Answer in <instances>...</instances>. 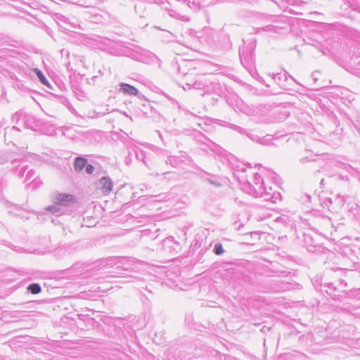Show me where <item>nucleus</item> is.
<instances>
[{"mask_svg":"<svg viewBox=\"0 0 360 360\" xmlns=\"http://www.w3.org/2000/svg\"><path fill=\"white\" fill-rule=\"evenodd\" d=\"M158 150L160 151V154L163 156H167V160H165L166 165H169L172 167H178L181 165V163L177 155H170L168 151L160 148H158Z\"/></svg>","mask_w":360,"mask_h":360,"instance_id":"obj_14","label":"nucleus"},{"mask_svg":"<svg viewBox=\"0 0 360 360\" xmlns=\"http://www.w3.org/2000/svg\"><path fill=\"white\" fill-rule=\"evenodd\" d=\"M86 163H87L86 158L82 157V156L77 157L74 161L75 170L77 172L82 171L86 165Z\"/></svg>","mask_w":360,"mask_h":360,"instance_id":"obj_21","label":"nucleus"},{"mask_svg":"<svg viewBox=\"0 0 360 360\" xmlns=\"http://www.w3.org/2000/svg\"><path fill=\"white\" fill-rule=\"evenodd\" d=\"M11 78L16 81L14 85L16 86L19 89L23 90L25 89V85L22 84V79L18 77L15 73H12L11 75Z\"/></svg>","mask_w":360,"mask_h":360,"instance_id":"obj_27","label":"nucleus"},{"mask_svg":"<svg viewBox=\"0 0 360 360\" xmlns=\"http://www.w3.org/2000/svg\"><path fill=\"white\" fill-rule=\"evenodd\" d=\"M99 184L102 192L105 194L109 193L112 189L113 183L108 176L102 177L99 181Z\"/></svg>","mask_w":360,"mask_h":360,"instance_id":"obj_15","label":"nucleus"},{"mask_svg":"<svg viewBox=\"0 0 360 360\" xmlns=\"http://www.w3.org/2000/svg\"><path fill=\"white\" fill-rule=\"evenodd\" d=\"M321 287L325 288H322L321 290H325L331 298L333 300H340L345 295L347 283L344 280H340L338 284L325 283L321 284Z\"/></svg>","mask_w":360,"mask_h":360,"instance_id":"obj_4","label":"nucleus"},{"mask_svg":"<svg viewBox=\"0 0 360 360\" xmlns=\"http://www.w3.org/2000/svg\"><path fill=\"white\" fill-rule=\"evenodd\" d=\"M13 122H15L18 126H13L7 129L5 131V138L10 136L13 132L20 131V127H24L26 129L30 128L34 122V117L32 115H25L22 112H17L12 115Z\"/></svg>","mask_w":360,"mask_h":360,"instance_id":"obj_3","label":"nucleus"},{"mask_svg":"<svg viewBox=\"0 0 360 360\" xmlns=\"http://www.w3.org/2000/svg\"><path fill=\"white\" fill-rule=\"evenodd\" d=\"M350 200L351 198L349 197L348 201H347V207L349 212H351L357 219H360V205L356 202H353Z\"/></svg>","mask_w":360,"mask_h":360,"instance_id":"obj_17","label":"nucleus"},{"mask_svg":"<svg viewBox=\"0 0 360 360\" xmlns=\"http://www.w3.org/2000/svg\"><path fill=\"white\" fill-rule=\"evenodd\" d=\"M27 169V166H24V167H22L20 169V170L19 171V172H18V176H19L20 178H22V177H23V176H24V174H25V171H26Z\"/></svg>","mask_w":360,"mask_h":360,"instance_id":"obj_40","label":"nucleus"},{"mask_svg":"<svg viewBox=\"0 0 360 360\" xmlns=\"http://www.w3.org/2000/svg\"><path fill=\"white\" fill-rule=\"evenodd\" d=\"M52 222L55 224H57L58 223H60V221L58 220V218L52 219Z\"/></svg>","mask_w":360,"mask_h":360,"instance_id":"obj_50","label":"nucleus"},{"mask_svg":"<svg viewBox=\"0 0 360 360\" xmlns=\"http://www.w3.org/2000/svg\"><path fill=\"white\" fill-rule=\"evenodd\" d=\"M270 175L271 176V178L274 179V181H276V176H277L276 174L273 172H271Z\"/></svg>","mask_w":360,"mask_h":360,"instance_id":"obj_47","label":"nucleus"},{"mask_svg":"<svg viewBox=\"0 0 360 360\" xmlns=\"http://www.w3.org/2000/svg\"><path fill=\"white\" fill-rule=\"evenodd\" d=\"M242 189L255 198H263L265 200H271L274 202L281 198L280 193L267 192V186L262 176L258 173L255 174L253 183L245 181L243 184Z\"/></svg>","mask_w":360,"mask_h":360,"instance_id":"obj_1","label":"nucleus"},{"mask_svg":"<svg viewBox=\"0 0 360 360\" xmlns=\"http://www.w3.org/2000/svg\"><path fill=\"white\" fill-rule=\"evenodd\" d=\"M326 141L331 146L335 147L340 143V136L338 133L332 132L329 134L328 137L326 138Z\"/></svg>","mask_w":360,"mask_h":360,"instance_id":"obj_20","label":"nucleus"},{"mask_svg":"<svg viewBox=\"0 0 360 360\" xmlns=\"http://www.w3.org/2000/svg\"><path fill=\"white\" fill-rule=\"evenodd\" d=\"M208 177H205L204 179L205 181H207L210 184L218 188L221 187L223 183L225 182V179L221 176L212 175L210 174H207Z\"/></svg>","mask_w":360,"mask_h":360,"instance_id":"obj_16","label":"nucleus"},{"mask_svg":"<svg viewBox=\"0 0 360 360\" xmlns=\"http://www.w3.org/2000/svg\"><path fill=\"white\" fill-rule=\"evenodd\" d=\"M141 58L137 59L146 64L157 65L158 68L161 67L160 59L153 53L146 52L141 56Z\"/></svg>","mask_w":360,"mask_h":360,"instance_id":"obj_13","label":"nucleus"},{"mask_svg":"<svg viewBox=\"0 0 360 360\" xmlns=\"http://www.w3.org/2000/svg\"><path fill=\"white\" fill-rule=\"evenodd\" d=\"M354 126L356 129V130L360 134V119L357 120L356 122L354 124Z\"/></svg>","mask_w":360,"mask_h":360,"instance_id":"obj_42","label":"nucleus"},{"mask_svg":"<svg viewBox=\"0 0 360 360\" xmlns=\"http://www.w3.org/2000/svg\"><path fill=\"white\" fill-rule=\"evenodd\" d=\"M232 107L235 111L239 110L248 116H252L255 115L254 110L250 106H248L246 103H243L238 97H236L235 104L233 105Z\"/></svg>","mask_w":360,"mask_h":360,"instance_id":"obj_11","label":"nucleus"},{"mask_svg":"<svg viewBox=\"0 0 360 360\" xmlns=\"http://www.w3.org/2000/svg\"><path fill=\"white\" fill-rule=\"evenodd\" d=\"M275 221L283 225H286L290 221V219L287 216H281L276 218Z\"/></svg>","mask_w":360,"mask_h":360,"instance_id":"obj_32","label":"nucleus"},{"mask_svg":"<svg viewBox=\"0 0 360 360\" xmlns=\"http://www.w3.org/2000/svg\"><path fill=\"white\" fill-rule=\"evenodd\" d=\"M6 245L9 247L11 249L15 250V252H21V250L22 249L20 247L12 245L11 243L6 244Z\"/></svg>","mask_w":360,"mask_h":360,"instance_id":"obj_39","label":"nucleus"},{"mask_svg":"<svg viewBox=\"0 0 360 360\" xmlns=\"http://www.w3.org/2000/svg\"><path fill=\"white\" fill-rule=\"evenodd\" d=\"M184 3L186 4V5L190 8H194V9L195 8L194 0H184Z\"/></svg>","mask_w":360,"mask_h":360,"instance_id":"obj_38","label":"nucleus"},{"mask_svg":"<svg viewBox=\"0 0 360 360\" xmlns=\"http://www.w3.org/2000/svg\"><path fill=\"white\" fill-rule=\"evenodd\" d=\"M210 354L211 356L215 359V360H222V358H224V359H226L228 356H226L224 354H221V353H219L218 351L217 350H214V349H212L211 352H210Z\"/></svg>","mask_w":360,"mask_h":360,"instance_id":"obj_28","label":"nucleus"},{"mask_svg":"<svg viewBox=\"0 0 360 360\" xmlns=\"http://www.w3.org/2000/svg\"><path fill=\"white\" fill-rule=\"evenodd\" d=\"M306 248L307 250L309 252H314L316 250V245H314L312 244L306 245Z\"/></svg>","mask_w":360,"mask_h":360,"instance_id":"obj_41","label":"nucleus"},{"mask_svg":"<svg viewBox=\"0 0 360 360\" xmlns=\"http://www.w3.org/2000/svg\"><path fill=\"white\" fill-rule=\"evenodd\" d=\"M314 160H315V159L313 158L312 157L306 156V157L300 158V162L302 164H304L307 162L314 161Z\"/></svg>","mask_w":360,"mask_h":360,"instance_id":"obj_37","label":"nucleus"},{"mask_svg":"<svg viewBox=\"0 0 360 360\" xmlns=\"http://www.w3.org/2000/svg\"><path fill=\"white\" fill-rule=\"evenodd\" d=\"M198 134L200 136L198 141L207 145L212 150L214 151L215 148L218 147L214 143L208 139L205 136L200 134L199 131H198Z\"/></svg>","mask_w":360,"mask_h":360,"instance_id":"obj_22","label":"nucleus"},{"mask_svg":"<svg viewBox=\"0 0 360 360\" xmlns=\"http://www.w3.org/2000/svg\"><path fill=\"white\" fill-rule=\"evenodd\" d=\"M274 80L276 82H277L278 84H280V82L283 79V80H286L287 79L286 72H285L284 74L277 73V74L274 75Z\"/></svg>","mask_w":360,"mask_h":360,"instance_id":"obj_33","label":"nucleus"},{"mask_svg":"<svg viewBox=\"0 0 360 360\" xmlns=\"http://www.w3.org/2000/svg\"><path fill=\"white\" fill-rule=\"evenodd\" d=\"M224 252V250L222 244L220 243H215L213 248V252L217 255H221Z\"/></svg>","mask_w":360,"mask_h":360,"instance_id":"obj_29","label":"nucleus"},{"mask_svg":"<svg viewBox=\"0 0 360 360\" xmlns=\"http://www.w3.org/2000/svg\"><path fill=\"white\" fill-rule=\"evenodd\" d=\"M304 199L302 200L303 202H307L311 200V196L308 194L304 195Z\"/></svg>","mask_w":360,"mask_h":360,"instance_id":"obj_45","label":"nucleus"},{"mask_svg":"<svg viewBox=\"0 0 360 360\" xmlns=\"http://www.w3.org/2000/svg\"><path fill=\"white\" fill-rule=\"evenodd\" d=\"M304 241H305L306 243H307V239H309V240H311V241L313 240H312L309 236H307V235H305V234L304 235Z\"/></svg>","mask_w":360,"mask_h":360,"instance_id":"obj_49","label":"nucleus"},{"mask_svg":"<svg viewBox=\"0 0 360 360\" xmlns=\"http://www.w3.org/2000/svg\"><path fill=\"white\" fill-rule=\"evenodd\" d=\"M181 163H184L191 161V158L188 155L186 152L181 151L177 155Z\"/></svg>","mask_w":360,"mask_h":360,"instance_id":"obj_30","label":"nucleus"},{"mask_svg":"<svg viewBox=\"0 0 360 360\" xmlns=\"http://www.w3.org/2000/svg\"><path fill=\"white\" fill-rule=\"evenodd\" d=\"M27 212V210L25 207H21L20 206L18 205H13V209L10 210L8 212L12 213L14 215H16L20 218L25 217L24 214L22 212Z\"/></svg>","mask_w":360,"mask_h":360,"instance_id":"obj_23","label":"nucleus"},{"mask_svg":"<svg viewBox=\"0 0 360 360\" xmlns=\"http://www.w3.org/2000/svg\"><path fill=\"white\" fill-rule=\"evenodd\" d=\"M239 172H246V169L245 167H243L241 168L240 170L238 169L236 172H235L233 173L234 176H236L237 178H239L237 173Z\"/></svg>","mask_w":360,"mask_h":360,"instance_id":"obj_46","label":"nucleus"},{"mask_svg":"<svg viewBox=\"0 0 360 360\" xmlns=\"http://www.w3.org/2000/svg\"><path fill=\"white\" fill-rule=\"evenodd\" d=\"M77 248L78 246L76 244H68L63 246V248H65L68 253H72Z\"/></svg>","mask_w":360,"mask_h":360,"instance_id":"obj_34","label":"nucleus"},{"mask_svg":"<svg viewBox=\"0 0 360 360\" xmlns=\"http://www.w3.org/2000/svg\"><path fill=\"white\" fill-rule=\"evenodd\" d=\"M162 248L172 256L177 255L181 250V245L172 236L162 240Z\"/></svg>","mask_w":360,"mask_h":360,"instance_id":"obj_7","label":"nucleus"},{"mask_svg":"<svg viewBox=\"0 0 360 360\" xmlns=\"http://www.w3.org/2000/svg\"><path fill=\"white\" fill-rule=\"evenodd\" d=\"M54 20L58 24V25L61 26L65 30L76 28L78 26L77 21H72L71 19L67 18L61 13H55Z\"/></svg>","mask_w":360,"mask_h":360,"instance_id":"obj_10","label":"nucleus"},{"mask_svg":"<svg viewBox=\"0 0 360 360\" xmlns=\"http://www.w3.org/2000/svg\"><path fill=\"white\" fill-rule=\"evenodd\" d=\"M75 197L69 193H58L53 198V205L45 208V211L56 217L63 214H70L72 210L70 207L75 202Z\"/></svg>","mask_w":360,"mask_h":360,"instance_id":"obj_2","label":"nucleus"},{"mask_svg":"<svg viewBox=\"0 0 360 360\" xmlns=\"http://www.w3.org/2000/svg\"><path fill=\"white\" fill-rule=\"evenodd\" d=\"M169 174V172H164V173H163V175H166V174Z\"/></svg>","mask_w":360,"mask_h":360,"instance_id":"obj_53","label":"nucleus"},{"mask_svg":"<svg viewBox=\"0 0 360 360\" xmlns=\"http://www.w3.org/2000/svg\"><path fill=\"white\" fill-rule=\"evenodd\" d=\"M329 202H330V205L333 204V202L330 199L329 200Z\"/></svg>","mask_w":360,"mask_h":360,"instance_id":"obj_52","label":"nucleus"},{"mask_svg":"<svg viewBox=\"0 0 360 360\" xmlns=\"http://www.w3.org/2000/svg\"><path fill=\"white\" fill-rule=\"evenodd\" d=\"M7 159L4 157V154L0 151V165L6 162Z\"/></svg>","mask_w":360,"mask_h":360,"instance_id":"obj_43","label":"nucleus"},{"mask_svg":"<svg viewBox=\"0 0 360 360\" xmlns=\"http://www.w3.org/2000/svg\"><path fill=\"white\" fill-rule=\"evenodd\" d=\"M35 172L32 169H30L27 171L25 176V181L30 180L34 175Z\"/></svg>","mask_w":360,"mask_h":360,"instance_id":"obj_36","label":"nucleus"},{"mask_svg":"<svg viewBox=\"0 0 360 360\" xmlns=\"http://www.w3.org/2000/svg\"><path fill=\"white\" fill-rule=\"evenodd\" d=\"M110 263L109 264H112V262L117 266V269H122L124 271H129L132 269V266L135 263L134 258H129V257H112L109 259Z\"/></svg>","mask_w":360,"mask_h":360,"instance_id":"obj_6","label":"nucleus"},{"mask_svg":"<svg viewBox=\"0 0 360 360\" xmlns=\"http://www.w3.org/2000/svg\"><path fill=\"white\" fill-rule=\"evenodd\" d=\"M225 126L226 127H229V128L237 131L238 133H239L241 135L246 136L252 141L264 144L263 139H261L257 135L254 134L250 130L246 129L245 128H243L241 127H239L238 125H236V124H231V123H229V122H226Z\"/></svg>","mask_w":360,"mask_h":360,"instance_id":"obj_8","label":"nucleus"},{"mask_svg":"<svg viewBox=\"0 0 360 360\" xmlns=\"http://www.w3.org/2000/svg\"><path fill=\"white\" fill-rule=\"evenodd\" d=\"M10 62L12 63V66L13 67L14 70L21 77L30 78L32 76L34 68H30L28 65L23 63H18L13 60H11Z\"/></svg>","mask_w":360,"mask_h":360,"instance_id":"obj_9","label":"nucleus"},{"mask_svg":"<svg viewBox=\"0 0 360 360\" xmlns=\"http://www.w3.org/2000/svg\"><path fill=\"white\" fill-rule=\"evenodd\" d=\"M37 77L38 80L41 82V84H44V86H47L49 89H53V87L51 84V83L49 82L46 76L44 75V73L37 68H34V72H33Z\"/></svg>","mask_w":360,"mask_h":360,"instance_id":"obj_18","label":"nucleus"},{"mask_svg":"<svg viewBox=\"0 0 360 360\" xmlns=\"http://www.w3.org/2000/svg\"><path fill=\"white\" fill-rule=\"evenodd\" d=\"M27 290L31 294L37 295L41 292V287L37 283H32L27 285Z\"/></svg>","mask_w":360,"mask_h":360,"instance_id":"obj_25","label":"nucleus"},{"mask_svg":"<svg viewBox=\"0 0 360 360\" xmlns=\"http://www.w3.org/2000/svg\"><path fill=\"white\" fill-rule=\"evenodd\" d=\"M85 171L88 174H91L94 171V167L91 164H87L85 166Z\"/></svg>","mask_w":360,"mask_h":360,"instance_id":"obj_35","label":"nucleus"},{"mask_svg":"<svg viewBox=\"0 0 360 360\" xmlns=\"http://www.w3.org/2000/svg\"><path fill=\"white\" fill-rule=\"evenodd\" d=\"M135 153H136V158L139 160H141L143 162V163L145 164V165L147 166L148 167H149V166L148 165V163L145 160V153L141 150H139V151L136 150Z\"/></svg>","mask_w":360,"mask_h":360,"instance_id":"obj_31","label":"nucleus"},{"mask_svg":"<svg viewBox=\"0 0 360 360\" xmlns=\"http://www.w3.org/2000/svg\"><path fill=\"white\" fill-rule=\"evenodd\" d=\"M120 91L124 95L136 96L139 98L143 96L139 91V90L134 86L127 83L121 82L120 84Z\"/></svg>","mask_w":360,"mask_h":360,"instance_id":"obj_12","label":"nucleus"},{"mask_svg":"<svg viewBox=\"0 0 360 360\" xmlns=\"http://www.w3.org/2000/svg\"><path fill=\"white\" fill-rule=\"evenodd\" d=\"M344 297L357 300H360V288H354L349 291H345Z\"/></svg>","mask_w":360,"mask_h":360,"instance_id":"obj_24","label":"nucleus"},{"mask_svg":"<svg viewBox=\"0 0 360 360\" xmlns=\"http://www.w3.org/2000/svg\"><path fill=\"white\" fill-rule=\"evenodd\" d=\"M156 198L157 201H163L165 199V194H160L158 195L155 196Z\"/></svg>","mask_w":360,"mask_h":360,"instance_id":"obj_44","label":"nucleus"},{"mask_svg":"<svg viewBox=\"0 0 360 360\" xmlns=\"http://www.w3.org/2000/svg\"><path fill=\"white\" fill-rule=\"evenodd\" d=\"M267 192H269L271 193H278L277 192H272V188L271 186L267 187Z\"/></svg>","mask_w":360,"mask_h":360,"instance_id":"obj_48","label":"nucleus"},{"mask_svg":"<svg viewBox=\"0 0 360 360\" xmlns=\"http://www.w3.org/2000/svg\"><path fill=\"white\" fill-rule=\"evenodd\" d=\"M349 197L348 195H338L335 197L334 203L337 205L338 207H342L346 202L348 201Z\"/></svg>","mask_w":360,"mask_h":360,"instance_id":"obj_26","label":"nucleus"},{"mask_svg":"<svg viewBox=\"0 0 360 360\" xmlns=\"http://www.w3.org/2000/svg\"><path fill=\"white\" fill-rule=\"evenodd\" d=\"M239 56L243 66L250 72L255 70V56L252 45L240 49Z\"/></svg>","mask_w":360,"mask_h":360,"instance_id":"obj_5","label":"nucleus"},{"mask_svg":"<svg viewBox=\"0 0 360 360\" xmlns=\"http://www.w3.org/2000/svg\"><path fill=\"white\" fill-rule=\"evenodd\" d=\"M333 165L336 167L345 169V170H347L348 172H349L350 174H352L353 175H354L355 174L359 173V172L357 171L356 169H354L352 166H351L348 164H345L338 160L333 161Z\"/></svg>","mask_w":360,"mask_h":360,"instance_id":"obj_19","label":"nucleus"},{"mask_svg":"<svg viewBox=\"0 0 360 360\" xmlns=\"http://www.w3.org/2000/svg\"><path fill=\"white\" fill-rule=\"evenodd\" d=\"M158 133L159 137H160V139L163 141H164V139H163V137H162V134H161L160 131H158Z\"/></svg>","mask_w":360,"mask_h":360,"instance_id":"obj_51","label":"nucleus"}]
</instances>
